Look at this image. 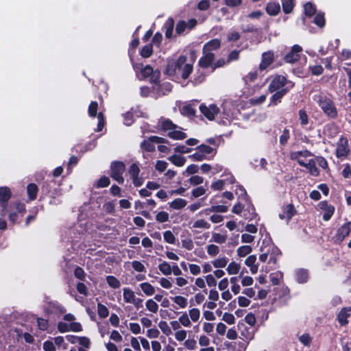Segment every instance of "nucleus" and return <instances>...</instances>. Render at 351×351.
Segmentation results:
<instances>
[{"mask_svg":"<svg viewBox=\"0 0 351 351\" xmlns=\"http://www.w3.org/2000/svg\"><path fill=\"white\" fill-rule=\"evenodd\" d=\"M1 215L8 216L10 222L14 224L25 212V206L19 202L10 199H0Z\"/></svg>","mask_w":351,"mask_h":351,"instance_id":"1","label":"nucleus"},{"mask_svg":"<svg viewBox=\"0 0 351 351\" xmlns=\"http://www.w3.org/2000/svg\"><path fill=\"white\" fill-rule=\"evenodd\" d=\"M187 58L180 56L177 60L169 62L166 68V73L169 76L181 77L187 79L193 71V64L186 62Z\"/></svg>","mask_w":351,"mask_h":351,"instance_id":"2","label":"nucleus"},{"mask_svg":"<svg viewBox=\"0 0 351 351\" xmlns=\"http://www.w3.org/2000/svg\"><path fill=\"white\" fill-rule=\"evenodd\" d=\"M313 99L329 118L335 119L337 117V110L330 98L324 95L318 94L314 95Z\"/></svg>","mask_w":351,"mask_h":351,"instance_id":"3","label":"nucleus"},{"mask_svg":"<svg viewBox=\"0 0 351 351\" xmlns=\"http://www.w3.org/2000/svg\"><path fill=\"white\" fill-rule=\"evenodd\" d=\"M163 130L168 131V136L175 140H182L186 138V134L179 130L178 125L169 119L163 120L161 123Z\"/></svg>","mask_w":351,"mask_h":351,"instance_id":"4","label":"nucleus"},{"mask_svg":"<svg viewBox=\"0 0 351 351\" xmlns=\"http://www.w3.org/2000/svg\"><path fill=\"white\" fill-rule=\"evenodd\" d=\"M195 150L196 152L189 157L196 161L209 159L210 156H213L216 154V150L215 149L204 144H202L197 147Z\"/></svg>","mask_w":351,"mask_h":351,"instance_id":"5","label":"nucleus"},{"mask_svg":"<svg viewBox=\"0 0 351 351\" xmlns=\"http://www.w3.org/2000/svg\"><path fill=\"white\" fill-rule=\"evenodd\" d=\"M125 165L121 162H114L111 164V177L118 183H123V173L125 171Z\"/></svg>","mask_w":351,"mask_h":351,"instance_id":"6","label":"nucleus"},{"mask_svg":"<svg viewBox=\"0 0 351 351\" xmlns=\"http://www.w3.org/2000/svg\"><path fill=\"white\" fill-rule=\"evenodd\" d=\"M166 139L157 136H152L147 140H144L141 143V149L146 152H153L155 150V143H165Z\"/></svg>","mask_w":351,"mask_h":351,"instance_id":"7","label":"nucleus"},{"mask_svg":"<svg viewBox=\"0 0 351 351\" xmlns=\"http://www.w3.org/2000/svg\"><path fill=\"white\" fill-rule=\"evenodd\" d=\"M287 84V80L284 76L277 75L274 77V79L271 80L269 86V90L271 93L282 90H289V88L286 87Z\"/></svg>","mask_w":351,"mask_h":351,"instance_id":"8","label":"nucleus"},{"mask_svg":"<svg viewBox=\"0 0 351 351\" xmlns=\"http://www.w3.org/2000/svg\"><path fill=\"white\" fill-rule=\"evenodd\" d=\"M350 153L348 141L346 138L341 137L337 143L336 148V156L337 158L343 159Z\"/></svg>","mask_w":351,"mask_h":351,"instance_id":"9","label":"nucleus"},{"mask_svg":"<svg viewBox=\"0 0 351 351\" xmlns=\"http://www.w3.org/2000/svg\"><path fill=\"white\" fill-rule=\"evenodd\" d=\"M45 312L61 315L66 312V308L57 302L45 300Z\"/></svg>","mask_w":351,"mask_h":351,"instance_id":"10","label":"nucleus"},{"mask_svg":"<svg viewBox=\"0 0 351 351\" xmlns=\"http://www.w3.org/2000/svg\"><path fill=\"white\" fill-rule=\"evenodd\" d=\"M311 153L308 150L293 152L290 154L291 160H296L300 166L304 167L307 162L308 157L311 156Z\"/></svg>","mask_w":351,"mask_h":351,"instance_id":"11","label":"nucleus"},{"mask_svg":"<svg viewBox=\"0 0 351 351\" xmlns=\"http://www.w3.org/2000/svg\"><path fill=\"white\" fill-rule=\"evenodd\" d=\"M319 210L324 212L323 220L327 221L330 219L335 212V207L328 204L326 201H322L317 205Z\"/></svg>","mask_w":351,"mask_h":351,"instance_id":"12","label":"nucleus"},{"mask_svg":"<svg viewBox=\"0 0 351 351\" xmlns=\"http://www.w3.org/2000/svg\"><path fill=\"white\" fill-rule=\"evenodd\" d=\"M199 110L204 116L210 121L213 120L215 116L219 112V108L215 104H211L209 106L202 104L199 106Z\"/></svg>","mask_w":351,"mask_h":351,"instance_id":"13","label":"nucleus"},{"mask_svg":"<svg viewBox=\"0 0 351 351\" xmlns=\"http://www.w3.org/2000/svg\"><path fill=\"white\" fill-rule=\"evenodd\" d=\"M302 51V47L295 45L291 50L285 56V60L289 63H293L299 60L300 52Z\"/></svg>","mask_w":351,"mask_h":351,"instance_id":"14","label":"nucleus"},{"mask_svg":"<svg viewBox=\"0 0 351 351\" xmlns=\"http://www.w3.org/2000/svg\"><path fill=\"white\" fill-rule=\"evenodd\" d=\"M350 232L351 221H348L338 228L335 236L336 240L338 242H341Z\"/></svg>","mask_w":351,"mask_h":351,"instance_id":"15","label":"nucleus"},{"mask_svg":"<svg viewBox=\"0 0 351 351\" xmlns=\"http://www.w3.org/2000/svg\"><path fill=\"white\" fill-rule=\"evenodd\" d=\"M296 213V210L292 204H288L282 207V212L279 214L281 219H287V223Z\"/></svg>","mask_w":351,"mask_h":351,"instance_id":"16","label":"nucleus"},{"mask_svg":"<svg viewBox=\"0 0 351 351\" xmlns=\"http://www.w3.org/2000/svg\"><path fill=\"white\" fill-rule=\"evenodd\" d=\"M274 62V53L271 51L264 52L262 54L261 62L259 64V69H266Z\"/></svg>","mask_w":351,"mask_h":351,"instance_id":"17","label":"nucleus"},{"mask_svg":"<svg viewBox=\"0 0 351 351\" xmlns=\"http://www.w3.org/2000/svg\"><path fill=\"white\" fill-rule=\"evenodd\" d=\"M197 22L195 19L190 20L188 23L184 21H180L176 25V31L178 34H182L186 29H192L196 25Z\"/></svg>","mask_w":351,"mask_h":351,"instance_id":"18","label":"nucleus"},{"mask_svg":"<svg viewBox=\"0 0 351 351\" xmlns=\"http://www.w3.org/2000/svg\"><path fill=\"white\" fill-rule=\"evenodd\" d=\"M203 54L204 56L199 60V65L202 68H208L213 63L215 54L210 52H203Z\"/></svg>","mask_w":351,"mask_h":351,"instance_id":"19","label":"nucleus"},{"mask_svg":"<svg viewBox=\"0 0 351 351\" xmlns=\"http://www.w3.org/2000/svg\"><path fill=\"white\" fill-rule=\"evenodd\" d=\"M220 45L221 41L219 39H213L204 45L203 52L213 53V51L218 49Z\"/></svg>","mask_w":351,"mask_h":351,"instance_id":"20","label":"nucleus"},{"mask_svg":"<svg viewBox=\"0 0 351 351\" xmlns=\"http://www.w3.org/2000/svg\"><path fill=\"white\" fill-rule=\"evenodd\" d=\"M351 315V308H343L337 315V319L341 325H345L348 323V317Z\"/></svg>","mask_w":351,"mask_h":351,"instance_id":"21","label":"nucleus"},{"mask_svg":"<svg viewBox=\"0 0 351 351\" xmlns=\"http://www.w3.org/2000/svg\"><path fill=\"white\" fill-rule=\"evenodd\" d=\"M184 191H185V189L182 187H180L177 190H171L168 193H166L165 191L161 190L157 193L156 195L159 198L167 197L168 195H183V193Z\"/></svg>","mask_w":351,"mask_h":351,"instance_id":"22","label":"nucleus"},{"mask_svg":"<svg viewBox=\"0 0 351 351\" xmlns=\"http://www.w3.org/2000/svg\"><path fill=\"white\" fill-rule=\"evenodd\" d=\"M280 7L278 3L270 2L266 6V11L268 14L276 16L280 12Z\"/></svg>","mask_w":351,"mask_h":351,"instance_id":"23","label":"nucleus"},{"mask_svg":"<svg viewBox=\"0 0 351 351\" xmlns=\"http://www.w3.org/2000/svg\"><path fill=\"white\" fill-rule=\"evenodd\" d=\"M304 167H306L308 170L311 175L313 176H317L319 173L318 169L316 167V162L313 159L308 160L307 162Z\"/></svg>","mask_w":351,"mask_h":351,"instance_id":"24","label":"nucleus"},{"mask_svg":"<svg viewBox=\"0 0 351 351\" xmlns=\"http://www.w3.org/2000/svg\"><path fill=\"white\" fill-rule=\"evenodd\" d=\"M288 92V90H282L275 91V93L272 95L271 98V101L269 106L271 105H277L278 103L281 101V98Z\"/></svg>","mask_w":351,"mask_h":351,"instance_id":"25","label":"nucleus"},{"mask_svg":"<svg viewBox=\"0 0 351 351\" xmlns=\"http://www.w3.org/2000/svg\"><path fill=\"white\" fill-rule=\"evenodd\" d=\"M173 28L174 21L172 18H169L164 25V29H165V36L167 38H171Z\"/></svg>","mask_w":351,"mask_h":351,"instance_id":"26","label":"nucleus"},{"mask_svg":"<svg viewBox=\"0 0 351 351\" xmlns=\"http://www.w3.org/2000/svg\"><path fill=\"white\" fill-rule=\"evenodd\" d=\"M123 296L125 302L130 304L134 302V299L136 298L134 292L130 288H123Z\"/></svg>","mask_w":351,"mask_h":351,"instance_id":"27","label":"nucleus"},{"mask_svg":"<svg viewBox=\"0 0 351 351\" xmlns=\"http://www.w3.org/2000/svg\"><path fill=\"white\" fill-rule=\"evenodd\" d=\"M308 271L305 269H300L295 271V278L299 283H304L308 280Z\"/></svg>","mask_w":351,"mask_h":351,"instance_id":"28","label":"nucleus"},{"mask_svg":"<svg viewBox=\"0 0 351 351\" xmlns=\"http://www.w3.org/2000/svg\"><path fill=\"white\" fill-rule=\"evenodd\" d=\"M180 112L184 116L191 117L195 115L196 110L192 105L187 104L180 108Z\"/></svg>","mask_w":351,"mask_h":351,"instance_id":"29","label":"nucleus"},{"mask_svg":"<svg viewBox=\"0 0 351 351\" xmlns=\"http://www.w3.org/2000/svg\"><path fill=\"white\" fill-rule=\"evenodd\" d=\"M171 300L177 305H178L181 308H184L187 306L188 300L182 295L171 297Z\"/></svg>","mask_w":351,"mask_h":351,"instance_id":"30","label":"nucleus"},{"mask_svg":"<svg viewBox=\"0 0 351 351\" xmlns=\"http://www.w3.org/2000/svg\"><path fill=\"white\" fill-rule=\"evenodd\" d=\"M240 269L241 265L239 263L232 261L228 265L226 271L229 275H234L239 274Z\"/></svg>","mask_w":351,"mask_h":351,"instance_id":"31","label":"nucleus"},{"mask_svg":"<svg viewBox=\"0 0 351 351\" xmlns=\"http://www.w3.org/2000/svg\"><path fill=\"white\" fill-rule=\"evenodd\" d=\"M228 262V258L226 256L219 257L218 258L212 261V265L215 268H223L225 267Z\"/></svg>","mask_w":351,"mask_h":351,"instance_id":"32","label":"nucleus"},{"mask_svg":"<svg viewBox=\"0 0 351 351\" xmlns=\"http://www.w3.org/2000/svg\"><path fill=\"white\" fill-rule=\"evenodd\" d=\"M178 321L182 326L188 328L191 326V321L186 312H183L178 317Z\"/></svg>","mask_w":351,"mask_h":351,"instance_id":"33","label":"nucleus"},{"mask_svg":"<svg viewBox=\"0 0 351 351\" xmlns=\"http://www.w3.org/2000/svg\"><path fill=\"white\" fill-rule=\"evenodd\" d=\"M141 290L147 295H152L155 293L154 287L149 282H143L140 285Z\"/></svg>","mask_w":351,"mask_h":351,"instance_id":"34","label":"nucleus"},{"mask_svg":"<svg viewBox=\"0 0 351 351\" xmlns=\"http://www.w3.org/2000/svg\"><path fill=\"white\" fill-rule=\"evenodd\" d=\"M169 160L173 164H174L175 165H176L178 167H182L186 162L185 158L180 155L171 156V157L169 158Z\"/></svg>","mask_w":351,"mask_h":351,"instance_id":"35","label":"nucleus"},{"mask_svg":"<svg viewBox=\"0 0 351 351\" xmlns=\"http://www.w3.org/2000/svg\"><path fill=\"white\" fill-rule=\"evenodd\" d=\"M158 269L165 276L171 274V266L166 261H163L158 265Z\"/></svg>","mask_w":351,"mask_h":351,"instance_id":"36","label":"nucleus"},{"mask_svg":"<svg viewBox=\"0 0 351 351\" xmlns=\"http://www.w3.org/2000/svg\"><path fill=\"white\" fill-rule=\"evenodd\" d=\"M106 282L113 289H118L121 287L120 281L113 276H108L106 277Z\"/></svg>","mask_w":351,"mask_h":351,"instance_id":"37","label":"nucleus"},{"mask_svg":"<svg viewBox=\"0 0 351 351\" xmlns=\"http://www.w3.org/2000/svg\"><path fill=\"white\" fill-rule=\"evenodd\" d=\"M145 306L149 311L153 313H156L159 308L158 304L152 299H149L146 301Z\"/></svg>","mask_w":351,"mask_h":351,"instance_id":"38","label":"nucleus"},{"mask_svg":"<svg viewBox=\"0 0 351 351\" xmlns=\"http://www.w3.org/2000/svg\"><path fill=\"white\" fill-rule=\"evenodd\" d=\"M188 315L191 321L197 322L200 318V311L196 308H191L189 311Z\"/></svg>","mask_w":351,"mask_h":351,"instance_id":"39","label":"nucleus"},{"mask_svg":"<svg viewBox=\"0 0 351 351\" xmlns=\"http://www.w3.org/2000/svg\"><path fill=\"white\" fill-rule=\"evenodd\" d=\"M282 10L285 14L290 13L293 8V0H281Z\"/></svg>","mask_w":351,"mask_h":351,"instance_id":"40","label":"nucleus"},{"mask_svg":"<svg viewBox=\"0 0 351 351\" xmlns=\"http://www.w3.org/2000/svg\"><path fill=\"white\" fill-rule=\"evenodd\" d=\"M226 239H227L226 235L214 232L212 234L211 241H213V242L219 243V244H222L226 241Z\"/></svg>","mask_w":351,"mask_h":351,"instance_id":"41","label":"nucleus"},{"mask_svg":"<svg viewBox=\"0 0 351 351\" xmlns=\"http://www.w3.org/2000/svg\"><path fill=\"white\" fill-rule=\"evenodd\" d=\"M186 205V202L184 199H175L170 203V206L173 209H180Z\"/></svg>","mask_w":351,"mask_h":351,"instance_id":"42","label":"nucleus"},{"mask_svg":"<svg viewBox=\"0 0 351 351\" xmlns=\"http://www.w3.org/2000/svg\"><path fill=\"white\" fill-rule=\"evenodd\" d=\"M97 313H98V315L101 317V318H106L108 317V314H109V311L108 309V308L101 304V303H98L97 304Z\"/></svg>","mask_w":351,"mask_h":351,"instance_id":"43","label":"nucleus"},{"mask_svg":"<svg viewBox=\"0 0 351 351\" xmlns=\"http://www.w3.org/2000/svg\"><path fill=\"white\" fill-rule=\"evenodd\" d=\"M193 228L209 229L210 228V224L204 219H197L193 223Z\"/></svg>","mask_w":351,"mask_h":351,"instance_id":"44","label":"nucleus"},{"mask_svg":"<svg viewBox=\"0 0 351 351\" xmlns=\"http://www.w3.org/2000/svg\"><path fill=\"white\" fill-rule=\"evenodd\" d=\"M252 249L250 245H243L237 249V254L240 257H244L251 253Z\"/></svg>","mask_w":351,"mask_h":351,"instance_id":"45","label":"nucleus"},{"mask_svg":"<svg viewBox=\"0 0 351 351\" xmlns=\"http://www.w3.org/2000/svg\"><path fill=\"white\" fill-rule=\"evenodd\" d=\"M206 251L209 256H216L219 253V248L217 245L210 244L206 247Z\"/></svg>","mask_w":351,"mask_h":351,"instance_id":"46","label":"nucleus"},{"mask_svg":"<svg viewBox=\"0 0 351 351\" xmlns=\"http://www.w3.org/2000/svg\"><path fill=\"white\" fill-rule=\"evenodd\" d=\"M158 327L161 331L167 336L171 335L172 332L170 326L165 321H160L158 324Z\"/></svg>","mask_w":351,"mask_h":351,"instance_id":"47","label":"nucleus"},{"mask_svg":"<svg viewBox=\"0 0 351 351\" xmlns=\"http://www.w3.org/2000/svg\"><path fill=\"white\" fill-rule=\"evenodd\" d=\"M257 75L258 73L256 71H251L245 76H244L243 80L245 84H249L250 83L254 82V80L257 78Z\"/></svg>","mask_w":351,"mask_h":351,"instance_id":"48","label":"nucleus"},{"mask_svg":"<svg viewBox=\"0 0 351 351\" xmlns=\"http://www.w3.org/2000/svg\"><path fill=\"white\" fill-rule=\"evenodd\" d=\"M228 207L224 205L213 206L206 210V214H208V212L226 213Z\"/></svg>","mask_w":351,"mask_h":351,"instance_id":"49","label":"nucleus"},{"mask_svg":"<svg viewBox=\"0 0 351 351\" xmlns=\"http://www.w3.org/2000/svg\"><path fill=\"white\" fill-rule=\"evenodd\" d=\"M299 114V120L300 124L304 126L306 125L308 123V117L306 112V111L303 109H301L298 112Z\"/></svg>","mask_w":351,"mask_h":351,"instance_id":"50","label":"nucleus"},{"mask_svg":"<svg viewBox=\"0 0 351 351\" xmlns=\"http://www.w3.org/2000/svg\"><path fill=\"white\" fill-rule=\"evenodd\" d=\"M153 52L152 45L149 44L143 47L141 51V55L143 58H149L152 56Z\"/></svg>","mask_w":351,"mask_h":351,"instance_id":"51","label":"nucleus"},{"mask_svg":"<svg viewBox=\"0 0 351 351\" xmlns=\"http://www.w3.org/2000/svg\"><path fill=\"white\" fill-rule=\"evenodd\" d=\"M299 341L304 346L309 347L312 342V338L311 337V336L308 334L305 333L299 337Z\"/></svg>","mask_w":351,"mask_h":351,"instance_id":"52","label":"nucleus"},{"mask_svg":"<svg viewBox=\"0 0 351 351\" xmlns=\"http://www.w3.org/2000/svg\"><path fill=\"white\" fill-rule=\"evenodd\" d=\"M289 137H290V135H289V130L287 128H285L282 131V134L280 136L279 141H280V145H285L287 143V141H288Z\"/></svg>","mask_w":351,"mask_h":351,"instance_id":"53","label":"nucleus"},{"mask_svg":"<svg viewBox=\"0 0 351 351\" xmlns=\"http://www.w3.org/2000/svg\"><path fill=\"white\" fill-rule=\"evenodd\" d=\"M316 12L315 7L311 3H307L304 5V12L306 16H311Z\"/></svg>","mask_w":351,"mask_h":351,"instance_id":"54","label":"nucleus"},{"mask_svg":"<svg viewBox=\"0 0 351 351\" xmlns=\"http://www.w3.org/2000/svg\"><path fill=\"white\" fill-rule=\"evenodd\" d=\"M38 187L35 184H29L27 187V191L29 197H36Z\"/></svg>","mask_w":351,"mask_h":351,"instance_id":"55","label":"nucleus"},{"mask_svg":"<svg viewBox=\"0 0 351 351\" xmlns=\"http://www.w3.org/2000/svg\"><path fill=\"white\" fill-rule=\"evenodd\" d=\"M163 236H164V239L167 243H170V244L175 243L176 237L170 230L165 231L164 232Z\"/></svg>","mask_w":351,"mask_h":351,"instance_id":"56","label":"nucleus"},{"mask_svg":"<svg viewBox=\"0 0 351 351\" xmlns=\"http://www.w3.org/2000/svg\"><path fill=\"white\" fill-rule=\"evenodd\" d=\"M271 246L272 245H269L268 249L266 250H264L263 247H261L260 250L262 252V254L260 255L259 260L261 262H266L268 260Z\"/></svg>","mask_w":351,"mask_h":351,"instance_id":"57","label":"nucleus"},{"mask_svg":"<svg viewBox=\"0 0 351 351\" xmlns=\"http://www.w3.org/2000/svg\"><path fill=\"white\" fill-rule=\"evenodd\" d=\"M225 184V180H218L211 184V189H213L214 191H221L223 189V186Z\"/></svg>","mask_w":351,"mask_h":351,"instance_id":"58","label":"nucleus"},{"mask_svg":"<svg viewBox=\"0 0 351 351\" xmlns=\"http://www.w3.org/2000/svg\"><path fill=\"white\" fill-rule=\"evenodd\" d=\"M98 104L97 101H92L88 106V114L90 117H95L97 115Z\"/></svg>","mask_w":351,"mask_h":351,"instance_id":"59","label":"nucleus"},{"mask_svg":"<svg viewBox=\"0 0 351 351\" xmlns=\"http://www.w3.org/2000/svg\"><path fill=\"white\" fill-rule=\"evenodd\" d=\"M132 268L138 272H143L145 271L144 265L138 261H134L132 262Z\"/></svg>","mask_w":351,"mask_h":351,"instance_id":"60","label":"nucleus"},{"mask_svg":"<svg viewBox=\"0 0 351 351\" xmlns=\"http://www.w3.org/2000/svg\"><path fill=\"white\" fill-rule=\"evenodd\" d=\"M314 23L320 27H322L325 25V19L324 14H317L314 18Z\"/></svg>","mask_w":351,"mask_h":351,"instance_id":"61","label":"nucleus"},{"mask_svg":"<svg viewBox=\"0 0 351 351\" xmlns=\"http://www.w3.org/2000/svg\"><path fill=\"white\" fill-rule=\"evenodd\" d=\"M110 184V179L106 176H102L97 182V187L102 188L108 186Z\"/></svg>","mask_w":351,"mask_h":351,"instance_id":"62","label":"nucleus"},{"mask_svg":"<svg viewBox=\"0 0 351 351\" xmlns=\"http://www.w3.org/2000/svg\"><path fill=\"white\" fill-rule=\"evenodd\" d=\"M309 70L314 75H319L322 74L324 69L321 65H314L309 66Z\"/></svg>","mask_w":351,"mask_h":351,"instance_id":"63","label":"nucleus"},{"mask_svg":"<svg viewBox=\"0 0 351 351\" xmlns=\"http://www.w3.org/2000/svg\"><path fill=\"white\" fill-rule=\"evenodd\" d=\"M184 346L189 350H195L197 348V342L195 339H186L184 341Z\"/></svg>","mask_w":351,"mask_h":351,"instance_id":"64","label":"nucleus"}]
</instances>
